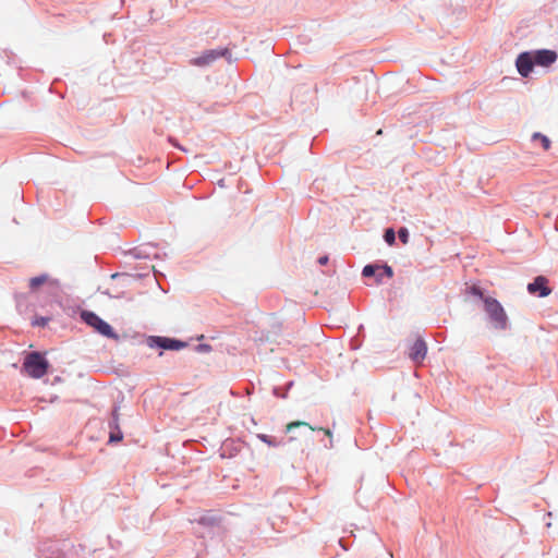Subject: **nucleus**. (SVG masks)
<instances>
[{"label":"nucleus","mask_w":558,"mask_h":558,"mask_svg":"<svg viewBox=\"0 0 558 558\" xmlns=\"http://www.w3.org/2000/svg\"><path fill=\"white\" fill-rule=\"evenodd\" d=\"M49 363L38 352H32L26 355L23 362V368L28 376L33 378H41L47 374Z\"/></svg>","instance_id":"1"},{"label":"nucleus","mask_w":558,"mask_h":558,"mask_svg":"<svg viewBox=\"0 0 558 558\" xmlns=\"http://www.w3.org/2000/svg\"><path fill=\"white\" fill-rule=\"evenodd\" d=\"M485 311L488 314L492 323L498 329H506L508 325V317L502 305L494 298H484Z\"/></svg>","instance_id":"2"},{"label":"nucleus","mask_w":558,"mask_h":558,"mask_svg":"<svg viewBox=\"0 0 558 558\" xmlns=\"http://www.w3.org/2000/svg\"><path fill=\"white\" fill-rule=\"evenodd\" d=\"M82 319L90 327H93L97 332L107 337L117 339L118 336L114 333L112 327L102 320L98 315L93 312L83 311L81 314Z\"/></svg>","instance_id":"3"},{"label":"nucleus","mask_w":558,"mask_h":558,"mask_svg":"<svg viewBox=\"0 0 558 558\" xmlns=\"http://www.w3.org/2000/svg\"><path fill=\"white\" fill-rule=\"evenodd\" d=\"M227 54H229L228 48L207 50L199 57L191 59L190 64L194 66H207L216 60H218L219 58L226 57Z\"/></svg>","instance_id":"4"},{"label":"nucleus","mask_w":558,"mask_h":558,"mask_svg":"<svg viewBox=\"0 0 558 558\" xmlns=\"http://www.w3.org/2000/svg\"><path fill=\"white\" fill-rule=\"evenodd\" d=\"M147 344L150 348L159 347L165 350H181L186 345V343L182 341L166 337H149Z\"/></svg>","instance_id":"5"},{"label":"nucleus","mask_w":558,"mask_h":558,"mask_svg":"<svg viewBox=\"0 0 558 558\" xmlns=\"http://www.w3.org/2000/svg\"><path fill=\"white\" fill-rule=\"evenodd\" d=\"M527 291L531 294H538L541 298L548 296L551 289L548 287V279L544 276H537L533 282L527 284Z\"/></svg>","instance_id":"6"},{"label":"nucleus","mask_w":558,"mask_h":558,"mask_svg":"<svg viewBox=\"0 0 558 558\" xmlns=\"http://www.w3.org/2000/svg\"><path fill=\"white\" fill-rule=\"evenodd\" d=\"M533 64H535L534 58L530 52H523L517 59L518 72L524 77L531 73Z\"/></svg>","instance_id":"7"},{"label":"nucleus","mask_w":558,"mask_h":558,"mask_svg":"<svg viewBox=\"0 0 558 558\" xmlns=\"http://www.w3.org/2000/svg\"><path fill=\"white\" fill-rule=\"evenodd\" d=\"M535 64L548 66L554 63L557 59V53L553 50H538L532 53Z\"/></svg>","instance_id":"8"},{"label":"nucleus","mask_w":558,"mask_h":558,"mask_svg":"<svg viewBox=\"0 0 558 558\" xmlns=\"http://www.w3.org/2000/svg\"><path fill=\"white\" fill-rule=\"evenodd\" d=\"M427 347L422 339H416L410 349V357L416 363H421L426 355Z\"/></svg>","instance_id":"9"},{"label":"nucleus","mask_w":558,"mask_h":558,"mask_svg":"<svg viewBox=\"0 0 558 558\" xmlns=\"http://www.w3.org/2000/svg\"><path fill=\"white\" fill-rule=\"evenodd\" d=\"M282 329V324L277 319H272L270 324V329L260 331V341H275L276 338L280 335Z\"/></svg>","instance_id":"10"},{"label":"nucleus","mask_w":558,"mask_h":558,"mask_svg":"<svg viewBox=\"0 0 558 558\" xmlns=\"http://www.w3.org/2000/svg\"><path fill=\"white\" fill-rule=\"evenodd\" d=\"M44 284L58 286V281L50 278V276L47 274H43L29 279V289L32 291H37Z\"/></svg>","instance_id":"11"},{"label":"nucleus","mask_w":558,"mask_h":558,"mask_svg":"<svg viewBox=\"0 0 558 558\" xmlns=\"http://www.w3.org/2000/svg\"><path fill=\"white\" fill-rule=\"evenodd\" d=\"M110 428H111V430H110L109 441L113 442V441L122 440L123 435L119 427L118 410H114L112 412V422L110 423Z\"/></svg>","instance_id":"12"},{"label":"nucleus","mask_w":558,"mask_h":558,"mask_svg":"<svg viewBox=\"0 0 558 558\" xmlns=\"http://www.w3.org/2000/svg\"><path fill=\"white\" fill-rule=\"evenodd\" d=\"M300 426H306V427H308L311 430H316V429H318V430H323V432L325 433V435H326V436H328L329 438H331V437H332V433H331V430H330V429H328V428H315V427L311 426L308 423H306V422H302V421H295V422H291V423L287 424V426H286V430L289 433V432H291L293 428H296V427H300Z\"/></svg>","instance_id":"13"},{"label":"nucleus","mask_w":558,"mask_h":558,"mask_svg":"<svg viewBox=\"0 0 558 558\" xmlns=\"http://www.w3.org/2000/svg\"><path fill=\"white\" fill-rule=\"evenodd\" d=\"M533 141H539L541 145L545 150H548L550 147V141L547 136L541 134V133H534L532 136Z\"/></svg>","instance_id":"14"},{"label":"nucleus","mask_w":558,"mask_h":558,"mask_svg":"<svg viewBox=\"0 0 558 558\" xmlns=\"http://www.w3.org/2000/svg\"><path fill=\"white\" fill-rule=\"evenodd\" d=\"M257 437L265 444H267L268 446L270 447H276L279 445V442L276 441L275 438L268 436V435H265V434H258Z\"/></svg>","instance_id":"15"},{"label":"nucleus","mask_w":558,"mask_h":558,"mask_svg":"<svg viewBox=\"0 0 558 558\" xmlns=\"http://www.w3.org/2000/svg\"><path fill=\"white\" fill-rule=\"evenodd\" d=\"M384 239H385V241H386L389 245L395 244V241H396V234H395L393 229H387V230L385 231Z\"/></svg>","instance_id":"16"},{"label":"nucleus","mask_w":558,"mask_h":558,"mask_svg":"<svg viewBox=\"0 0 558 558\" xmlns=\"http://www.w3.org/2000/svg\"><path fill=\"white\" fill-rule=\"evenodd\" d=\"M375 271H376V267H375V266H373V265H367V266H365V267L363 268L362 274H363V276H364V277H372V276H374V275H375Z\"/></svg>","instance_id":"17"},{"label":"nucleus","mask_w":558,"mask_h":558,"mask_svg":"<svg viewBox=\"0 0 558 558\" xmlns=\"http://www.w3.org/2000/svg\"><path fill=\"white\" fill-rule=\"evenodd\" d=\"M399 239L402 241L403 244H407L409 241V232L405 228H401L398 232Z\"/></svg>","instance_id":"18"},{"label":"nucleus","mask_w":558,"mask_h":558,"mask_svg":"<svg viewBox=\"0 0 558 558\" xmlns=\"http://www.w3.org/2000/svg\"><path fill=\"white\" fill-rule=\"evenodd\" d=\"M49 322V318L48 317H36L34 320H33V325L34 326H40V327H45L47 325V323Z\"/></svg>","instance_id":"19"},{"label":"nucleus","mask_w":558,"mask_h":558,"mask_svg":"<svg viewBox=\"0 0 558 558\" xmlns=\"http://www.w3.org/2000/svg\"><path fill=\"white\" fill-rule=\"evenodd\" d=\"M384 272L386 274V276L388 278H391L393 276L392 268L390 266H388V265L384 266Z\"/></svg>","instance_id":"20"},{"label":"nucleus","mask_w":558,"mask_h":558,"mask_svg":"<svg viewBox=\"0 0 558 558\" xmlns=\"http://www.w3.org/2000/svg\"><path fill=\"white\" fill-rule=\"evenodd\" d=\"M472 292H473V294H475V295H477V296H480L481 299L484 300L485 296L483 295V292L480 289L473 288Z\"/></svg>","instance_id":"21"},{"label":"nucleus","mask_w":558,"mask_h":558,"mask_svg":"<svg viewBox=\"0 0 558 558\" xmlns=\"http://www.w3.org/2000/svg\"><path fill=\"white\" fill-rule=\"evenodd\" d=\"M318 263L320 265H326L328 263V257L327 256H322L318 258Z\"/></svg>","instance_id":"22"},{"label":"nucleus","mask_w":558,"mask_h":558,"mask_svg":"<svg viewBox=\"0 0 558 558\" xmlns=\"http://www.w3.org/2000/svg\"><path fill=\"white\" fill-rule=\"evenodd\" d=\"M376 281L379 283L381 281L380 275L377 277Z\"/></svg>","instance_id":"23"}]
</instances>
